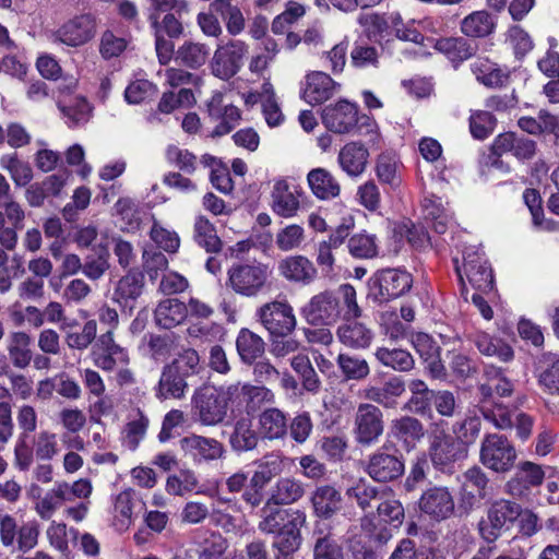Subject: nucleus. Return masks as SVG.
Instances as JSON below:
<instances>
[{"label": "nucleus", "mask_w": 559, "mask_h": 559, "mask_svg": "<svg viewBox=\"0 0 559 559\" xmlns=\"http://www.w3.org/2000/svg\"><path fill=\"white\" fill-rule=\"evenodd\" d=\"M301 316L313 326L332 325L340 319L352 320L361 316L356 289L343 284L336 293L321 292L301 308Z\"/></svg>", "instance_id": "nucleus-1"}, {"label": "nucleus", "mask_w": 559, "mask_h": 559, "mask_svg": "<svg viewBox=\"0 0 559 559\" xmlns=\"http://www.w3.org/2000/svg\"><path fill=\"white\" fill-rule=\"evenodd\" d=\"M201 358L193 348H183L160 372L155 395L159 400H182L189 389L188 379L202 371Z\"/></svg>", "instance_id": "nucleus-2"}, {"label": "nucleus", "mask_w": 559, "mask_h": 559, "mask_svg": "<svg viewBox=\"0 0 559 559\" xmlns=\"http://www.w3.org/2000/svg\"><path fill=\"white\" fill-rule=\"evenodd\" d=\"M487 382L479 385V400L477 407L483 417L497 429H506L511 426L508 406L499 403L493 397V392L500 397L512 395L514 383L508 379L502 369L489 365L485 369Z\"/></svg>", "instance_id": "nucleus-3"}, {"label": "nucleus", "mask_w": 559, "mask_h": 559, "mask_svg": "<svg viewBox=\"0 0 559 559\" xmlns=\"http://www.w3.org/2000/svg\"><path fill=\"white\" fill-rule=\"evenodd\" d=\"M271 275L272 270L267 263L237 262L227 271L226 286L236 295L257 297L269 288Z\"/></svg>", "instance_id": "nucleus-4"}, {"label": "nucleus", "mask_w": 559, "mask_h": 559, "mask_svg": "<svg viewBox=\"0 0 559 559\" xmlns=\"http://www.w3.org/2000/svg\"><path fill=\"white\" fill-rule=\"evenodd\" d=\"M518 451L514 444L504 435L486 433L480 442L479 462L488 469L507 474L516 463Z\"/></svg>", "instance_id": "nucleus-5"}, {"label": "nucleus", "mask_w": 559, "mask_h": 559, "mask_svg": "<svg viewBox=\"0 0 559 559\" xmlns=\"http://www.w3.org/2000/svg\"><path fill=\"white\" fill-rule=\"evenodd\" d=\"M98 20L93 13H81L72 16L52 31L49 39L53 44L78 48L90 43L97 34Z\"/></svg>", "instance_id": "nucleus-6"}, {"label": "nucleus", "mask_w": 559, "mask_h": 559, "mask_svg": "<svg viewBox=\"0 0 559 559\" xmlns=\"http://www.w3.org/2000/svg\"><path fill=\"white\" fill-rule=\"evenodd\" d=\"M384 432V416L381 408L372 403L358 404L353 425L357 444L370 447L379 441Z\"/></svg>", "instance_id": "nucleus-7"}, {"label": "nucleus", "mask_w": 559, "mask_h": 559, "mask_svg": "<svg viewBox=\"0 0 559 559\" xmlns=\"http://www.w3.org/2000/svg\"><path fill=\"white\" fill-rule=\"evenodd\" d=\"M521 514V506L516 502L500 499L488 509L486 518L478 523V533L487 544H493L502 535L508 523L515 521Z\"/></svg>", "instance_id": "nucleus-8"}, {"label": "nucleus", "mask_w": 559, "mask_h": 559, "mask_svg": "<svg viewBox=\"0 0 559 559\" xmlns=\"http://www.w3.org/2000/svg\"><path fill=\"white\" fill-rule=\"evenodd\" d=\"M192 418L203 426H215L227 416L215 385L203 384L198 388L191 399Z\"/></svg>", "instance_id": "nucleus-9"}, {"label": "nucleus", "mask_w": 559, "mask_h": 559, "mask_svg": "<svg viewBox=\"0 0 559 559\" xmlns=\"http://www.w3.org/2000/svg\"><path fill=\"white\" fill-rule=\"evenodd\" d=\"M262 325L274 335H290L297 326V318L287 301L274 300L258 310Z\"/></svg>", "instance_id": "nucleus-10"}, {"label": "nucleus", "mask_w": 559, "mask_h": 559, "mask_svg": "<svg viewBox=\"0 0 559 559\" xmlns=\"http://www.w3.org/2000/svg\"><path fill=\"white\" fill-rule=\"evenodd\" d=\"M247 52L248 45L242 40H229L218 46L211 62L212 73L225 81L231 79L241 69Z\"/></svg>", "instance_id": "nucleus-11"}, {"label": "nucleus", "mask_w": 559, "mask_h": 559, "mask_svg": "<svg viewBox=\"0 0 559 559\" xmlns=\"http://www.w3.org/2000/svg\"><path fill=\"white\" fill-rule=\"evenodd\" d=\"M391 453L386 445L371 453L366 463V473L376 481L388 483L400 478L404 474V462L396 454Z\"/></svg>", "instance_id": "nucleus-12"}, {"label": "nucleus", "mask_w": 559, "mask_h": 559, "mask_svg": "<svg viewBox=\"0 0 559 559\" xmlns=\"http://www.w3.org/2000/svg\"><path fill=\"white\" fill-rule=\"evenodd\" d=\"M92 357L94 364L104 371H112L117 365L129 362L128 352L116 343L112 330L96 338L92 347Z\"/></svg>", "instance_id": "nucleus-13"}, {"label": "nucleus", "mask_w": 559, "mask_h": 559, "mask_svg": "<svg viewBox=\"0 0 559 559\" xmlns=\"http://www.w3.org/2000/svg\"><path fill=\"white\" fill-rule=\"evenodd\" d=\"M180 450L186 457L194 463L210 462L223 456V443L214 438L190 433L179 440Z\"/></svg>", "instance_id": "nucleus-14"}, {"label": "nucleus", "mask_w": 559, "mask_h": 559, "mask_svg": "<svg viewBox=\"0 0 559 559\" xmlns=\"http://www.w3.org/2000/svg\"><path fill=\"white\" fill-rule=\"evenodd\" d=\"M545 472L542 465L531 461L521 462L516 466L515 474L506 483V492L512 497H525L533 487L543 484Z\"/></svg>", "instance_id": "nucleus-15"}, {"label": "nucleus", "mask_w": 559, "mask_h": 559, "mask_svg": "<svg viewBox=\"0 0 559 559\" xmlns=\"http://www.w3.org/2000/svg\"><path fill=\"white\" fill-rule=\"evenodd\" d=\"M463 258L464 274L472 287L483 294L490 293L493 289V275L487 260L473 249L466 250Z\"/></svg>", "instance_id": "nucleus-16"}, {"label": "nucleus", "mask_w": 559, "mask_h": 559, "mask_svg": "<svg viewBox=\"0 0 559 559\" xmlns=\"http://www.w3.org/2000/svg\"><path fill=\"white\" fill-rule=\"evenodd\" d=\"M412 282V275L406 271L397 269L382 270L377 274L374 282V287L379 290L376 297L381 302L397 298L409 290Z\"/></svg>", "instance_id": "nucleus-17"}, {"label": "nucleus", "mask_w": 559, "mask_h": 559, "mask_svg": "<svg viewBox=\"0 0 559 559\" xmlns=\"http://www.w3.org/2000/svg\"><path fill=\"white\" fill-rule=\"evenodd\" d=\"M207 111L211 118L219 120V123L214 128L212 135L222 136L231 132L241 120V112L238 107L224 104V95L221 92H215L209 103Z\"/></svg>", "instance_id": "nucleus-18"}, {"label": "nucleus", "mask_w": 559, "mask_h": 559, "mask_svg": "<svg viewBox=\"0 0 559 559\" xmlns=\"http://www.w3.org/2000/svg\"><path fill=\"white\" fill-rule=\"evenodd\" d=\"M467 449L451 435L435 437L430 445V459L435 467L445 471L454 462L465 459Z\"/></svg>", "instance_id": "nucleus-19"}, {"label": "nucleus", "mask_w": 559, "mask_h": 559, "mask_svg": "<svg viewBox=\"0 0 559 559\" xmlns=\"http://www.w3.org/2000/svg\"><path fill=\"white\" fill-rule=\"evenodd\" d=\"M420 510L436 521L449 519L454 512V500L448 488L432 487L423 492Z\"/></svg>", "instance_id": "nucleus-20"}, {"label": "nucleus", "mask_w": 559, "mask_h": 559, "mask_svg": "<svg viewBox=\"0 0 559 559\" xmlns=\"http://www.w3.org/2000/svg\"><path fill=\"white\" fill-rule=\"evenodd\" d=\"M281 277L293 284L309 285L317 277L314 264L305 255H287L277 262Z\"/></svg>", "instance_id": "nucleus-21"}, {"label": "nucleus", "mask_w": 559, "mask_h": 559, "mask_svg": "<svg viewBox=\"0 0 559 559\" xmlns=\"http://www.w3.org/2000/svg\"><path fill=\"white\" fill-rule=\"evenodd\" d=\"M340 84L328 73L312 71L305 76L301 97L310 105H319L329 100L336 92Z\"/></svg>", "instance_id": "nucleus-22"}, {"label": "nucleus", "mask_w": 559, "mask_h": 559, "mask_svg": "<svg viewBox=\"0 0 559 559\" xmlns=\"http://www.w3.org/2000/svg\"><path fill=\"white\" fill-rule=\"evenodd\" d=\"M537 150V144L534 140L518 135L514 132H506L499 134L492 143L493 154L501 156L506 153L512 155L519 160L532 159Z\"/></svg>", "instance_id": "nucleus-23"}, {"label": "nucleus", "mask_w": 559, "mask_h": 559, "mask_svg": "<svg viewBox=\"0 0 559 559\" xmlns=\"http://www.w3.org/2000/svg\"><path fill=\"white\" fill-rule=\"evenodd\" d=\"M324 126L334 133H346L357 122V109L354 104L341 100L324 108L322 114Z\"/></svg>", "instance_id": "nucleus-24"}, {"label": "nucleus", "mask_w": 559, "mask_h": 559, "mask_svg": "<svg viewBox=\"0 0 559 559\" xmlns=\"http://www.w3.org/2000/svg\"><path fill=\"white\" fill-rule=\"evenodd\" d=\"M406 391L405 382L399 377L388 379L383 385H367L362 390V396L384 408H395L396 400Z\"/></svg>", "instance_id": "nucleus-25"}, {"label": "nucleus", "mask_w": 559, "mask_h": 559, "mask_svg": "<svg viewBox=\"0 0 559 559\" xmlns=\"http://www.w3.org/2000/svg\"><path fill=\"white\" fill-rule=\"evenodd\" d=\"M307 515L304 511L299 510L293 513L288 522L277 532L276 540L273 547L276 550H284L286 552H296L301 545V527L305 526Z\"/></svg>", "instance_id": "nucleus-26"}, {"label": "nucleus", "mask_w": 559, "mask_h": 559, "mask_svg": "<svg viewBox=\"0 0 559 559\" xmlns=\"http://www.w3.org/2000/svg\"><path fill=\"white\" fill-rule=\"evenodd\" d=\"M32 337L25 331H13L8 335L7 352L12 365L17 369L27 368L33 359Z\"/></svg>", "instance_id": "nucleus-27"}, {"label": "nucleus", "mask_w": 559, "mask_h": 559, "mask_svg": "<svg viewBox=\"0 0 559 559\" xmlns=\"http://www.w3.org/2000/svg\"><path fill=\"white\" fill-rule=\"evenodd\" d=\"M144 286V274L131 270L117 282L112 299L122 306H130L142 295Z\"/></svg>", "instance_id": "nucleus-28"}, {"label": "nucleus", "mask_w": 559, "mask_h": 559, "mask_svg": "<svg viewBox=\"0 0 559 559\" xmlns=\"http://www.w3.org/2000/svg\"><path fill=\"white\" fill-rule=\"evenodd\" d=\"M272 209L282 217H293L299 210L297 190L292 189L286 180H277L272 191Z\"/></svg>", "instance_id": "nucleus-29"}, {"label": "nucleus", "mask_w": 559, "mask_h": 559, "mask_svg": "<svg viewBox=\"0 0 559 559\" xmlns=\"http://www.w3.org/2000/svg\"><path fill=\"white\" fill-rule=\"evenodd\" d=\"M368 150L358 142L347 143L338 153V163L342 169L350 177L361 175L367 166Z\"/></svg>", "instance_id": "nucleus-30"}, {"label": "nucleus", "mask_w": 559, "mask_h": 559, "mask_svg": "<svg viewBox=\"0 0 559 559\" xmlns=\"http://www.w3.org/2000/svg\"><path fill=\"white\" fill-rule=\"evenodd\" d=\"M403 164L393 152H383L376 159L374 171L382 185L396 189L402 183Z\"/></svg>", "instance_id": "nucleus-31"}, {"label": "nucleus", "mask_w": 559, "mask_h": 559, "mask_svg": "<svg viewBox=\"0 0 559 559\" xmlns=\"http://www.w3.org/2000/svg\"><path fill=\"white\" fill-rule=\"evenodd\" d=\"M354 320H345L337 328V337L347 347L355 349L367 348L371 344L372 332L364 323Z\"/></svg>", "instance_id": "nucleus-32"}, {"label": "nucleus", "mask_w": 559, "mask_h": 559, "mask_svg": "<svg viewBox=\"0 0 559 559\" xmlns=\"http://www.w3.org/2000/svg\"><path fill=\"white\" fill-rule=\"evenodd\" d=\"M187 314L188 308L185 302L176 298H168L157 305L154 311V319L158 326L173 329L182 323Z\"/></svg>", "instance_id": "nucleus-33"}, {"label": "nucleus", "mask_w": 559, "mask_h": 559, "mask_svg": "<svg viewBox=\"0 0 559 559\" xmlns=\"http://www.w3.org/2000/svg\"><path fill=\"white\" fill-rule=\"evenodd\" d=\"M392 437L402 442L407 449H412L424 437L425 429L423 424L415 417L403 416L392 420Z\"/></svg>", "instance_id": "nucleus-34"}, {"label": "nucleus", "mask_w": 559, "mask_h": 559, "mask_svg": "<svg viewBox=\"0 0 559 559\" xmlns=\"http://www.w3.org/2000/svg\"><path fill=\"white\" fill-rule=\"evenodd\" d=\"M307 180L312 193L321 200H330L338 197L341 186L334 176L324 168L312 169Z\"/></svg>", "instance_id": "nucleus-35"}, {"label": "nucleus", "mask_w": 559, "mask_h": 559, "mask_svg": "<svg viewBox=\"0 0 559 559\" xmlns=\"http://www.w3.org/2000/svg\"><path fill=\"white\" fill-rule=\"evenodd\" d=\"M305 488L300 480L292 477L280 478L272 488L269 504L286 506L302 498Z\"/></svg>", "instance_id": "nucleus-36"}, {"label": "nucleus", "mask_w": 559, "mask_h": 559, "mask_svg": "<svg viewBox=\"0 0 559 559\" xmlns=\"http://www.w3.org/2000/svg\"><path fill=\"white\" fill-rule=\"evenodd\" d=\"M385 489L371 485L365 478H359L346 489L345 493L348 499L355 500L357 506L366 511L381 500Z\"/></svg>", "instance_id": "nucleus-37"}, {"label": "nucleus", "mask_w": 559, "mask_h": 559, "mask_svg": "<svg viewBox=\"0 0 559 559\" xmlns=\"http://www.w3.org/2000/svg\"><path fill=\"white\" fill-rule=\"evenodd\" d=\"M374 357L382 366L399 372L411 371L415 365L412 354L397 347H377Z\"/></svg>", "instance_id": "nucleus-38"}, {"label": "nucleus", "mask_w": 559, "mask_h": 559, "mask_svg": "<svg viewBox=\"0 0 559 559\" xmlns=\"http://www.w3.org/2000/svg\"><path fill=\"white\" fill-rule=\"evenodd\" d=\"M341 501V493L331 485L317 487L311 496L314 513L325 519L332 516L340 509Z\"/></svg>", "instance_id": "nucleus-39"}, {"label": "nucleus", "mask_w": 559, "mask_h": 559, "mask_svg": "<svg viewBox=\"0 0 559 559\" xmlns=\"http://www.w3.org/2000/svg\"><path fill=\"white\" fill-rule=\"evenodd\" d=\"M408 389L411 391V397L404 404L403 409L418 415L430 413L433 390L428 389V385L419 379L412 380L408 384Z\"/></svg>", "instance_id": "nucleus-40"}, {"label": "nucleus", "mask_w": 559, "mask_h": 559, "mask_svg": "<svg viewBox=\"0 0 559 559\" xmlns=\"http://www.w3.org/2000/svg\"><path fill=\"white\" fill-rule=\"evenodd\" d=\"M376 506L380 522L395 528L403 524L405 518L403 504L395 498L391 489L386 488L384 490V495H382L381 500H379Z\"/></svg>", "instance_id": "nucleus-41"}, {"label": "nucleus", "mask_w": 559, "mask_h": 559, "mask_svg": "<svg viewBox=\"0 0 559 559\" xmlns=\"http://www.w3.org/2000/svg\"><path fill=\"white\" fill-rule=\"evenodd\" d=\"M260 432L269 440L282 439L287 433L285 414L275 407L264 409L259 416Z\"/></svg>", "instance_id": "nucleus-42"}, {"label": "nucleus", "mask_w": 559, "mask_h": 559, "mask_svg": "<svg viewBox=\"0 0 559 559\" xmlns=\"http://www.w3.org/2000/svg\"><path fill=\"white\" fill-rule=\"evenodd\" d=\"M264 341L248 329H241L236 338V348L241 361L252 365L264 353Z\"/></svg>", "instance_id": "nucleus-43"}, {"label": "nucleus", "mask_w": 559, "mask_h": 559, "mask_svg": "<svg viewBox=\"0 0 559 559\" xmlns=\"http://www.w3.org/2000/svg\"><path fill=\"white\" fill-rule=\"evenodd\" d=\"M435 48L452 61L462 62L476 53L477 45L463 37H443L436 41Z\"/></svg>", "instance_id": "nucleus-44"}, {"label": "nucleus", "mask_w": 559, "mask_h": 559, "mask_svg": "<svg viewBox=\"0 0 559 559\" xmlns=\"http://www.w3.org/2000/svg\"><path fill=\"white\" fill-rule=\"evenodd\" d=\"M210 56V47L206 44L186 40L176 51V61L180 64L197 70L204 66Z\"/></svg>", "instance_id": "nucleus-45"}, {"label": "nucleus", "mask_w": 559, "mask_h": 559, "mask_svg": "<svg viewBox=\"0 0 559 559\" xmlns=\"http://www.w3.org/2000/svg\"><path fill=\"white\" fill-rule=\"evenodd\" d=\"M471 69L476 80L488 87H500L509 79L508 74L488 58H477L471 64Z\"/></svg>", "instance_id": "nucleus-46"}, {"label": "nucleus", "mask_w": 559, "mask_h": 559, "mask_svg": "<svg viewBox=\"0 0 559 559\" xmlns=\"http://www.w3.org/2000/svg\"><path fill=\"white\" fill-rule=\"evenodd\" d=\"M259 436L253 429L252 418L241 416L238 418L234 426V431L230 436V444L236 451H249L257 447Z\"/></svg>", "instance_id": "nucleus-47"}, {"label": "nucleus", "mask_w": 559, "mask_h": 559, "mask_svg": "<svg viewBox=\"0 0 559 559\" xmlns=\"http://www.w3.org/2000/svg\"><path fill=\"white\" fill-rule=\"evenodd\" d=\"M425 218L438 234H444L451 223V214L437 195L425 197L421 203Z\"/></svg>", "instance_id": "nucleus-48"}, {"label": "nucleus", "mask_w": 559, "mask_h": 559, "mask_svg": "<svg viewBox=\"0 0 559 559\" xmlns=\"http://www.w3.org/2000/svg\"><path fill=\"white\" fill-rule=\"evenodd\" d=\"M298 510L288 509L283 510L274 504H269V500L261 509V521L259 522V530L265 534H277V532L288 522L293 513Z\"/></svg>", "instance_id": "nucleus-49"}, {"label": "nucleus", "mask_w": 559, "mask_h": 559, "mask_svg": "<svg viewBox=\"0 0 559 559\" xmlns=\"http://www.w3.org/2000/svg\"><path fill=\"white\" fill-rule=\"evenodd\" d=\"M493 28L495 22L485 10L472 12L461 22V32L473 38L488 36L493 32Z\"/></svg>", "instance_id": "nucleus-50"}, {"label": "nucleus", "mask_w": 559, "mask_h": 559, "mask_svg": "<svg viewBox=\"0 0 559 559\" xmlns=\"http://www.w3.org/2000/svg\"><path fill=\"white\" fill-rule=\"evenodd\" d=\"M473 342L483 355L497 357L501 361H509L513 358V350L507 343L485 332L475 333Z\"/></svg>", "instance_id": "nucleus-51"}, {"label": "nucleus", "mask_w": 559, "mask_h": 559, "mask_svg": "<svg viewBox=\"0 0 559 559\" xmlns=\"http://www.w3.org/2000/svg\"><path fill=\"white\" fill-rule=\"evenodd\" d=\"M180 19L181 15L176 12L165 13L163 16L156 13H150L148 15L154 35H162L170 39L179 38L183 34L185 27Z\"/></svg>", "instance_id": "nucleus-52"}, {"label": "nucleus", "mask_w": 559, "mask_h": 559, "mask_svg": "<svg viewBox=\"0 0 559 559\" xmlns=\"http://www.w3.org/2000/svg\"><path fill=\"white\" fill-rule=\"evenodd\" d=\"M0 166L10 174L16 187H25L33 179L31 165L20 159L16 153L3 155L0 158Z\"/></svg>", "instance_id": "nucleus-53"}, {"label": "nucleus", "mask_w": 559, "mask_h": 559, "mask_svg": "<svg viewBox=\"0 0 559 559\" xmlns=\"http://www.w3.org/2000/svg\"><path fill=\"white\" fill-rule=\"evenodd\" d=\"M194 239L207 252H219L222 241L216 234L215 226L204 216H199L194 223Z\"/></svg>", "instance_id": "nucleus-54"}, {"label": "nucleus", "mask_w": 559, "mask_h": 559, "mask_svg": "<svg viewBox=\"0 0 559 559\" xmlns=\"http://www.w3.org/2000/svg\"><path fill=\"white\" fill-rule=\"evenodd\" d=\"M290 367L301 379L305 390L309 392H317L319 390L321 381L306 354L294 355L290 359Z\"/></svg>", "instance_id": "nucleus-55"}, {"label": "nucleus", "mask_w": 559, "mask_h": 559, "mask_svg": "<svg viewBox=\"0 0 559 559\" xmlns=\"http://www.w3.org/2000/svg\"><path fill=\"white\" fill-rule=\"evenodd\" d=\"M133 498L130 491L120 492L114 503L112 525L116 531L126 532L132 524Z\"/></svg>", "instance_id": "nucleus-56"}, {"label": "nucleus", "mask_w": 559, "mask_h": 559, "mask_svg": "<svg viewBox=\"0 0 559 559\" xmlns=\"http://www.w3.org/2000/svg\"><path fill=\"white\" fill-rule=\"evenodd\" d=\"M336 362L342 374L348 380H364L370 373L367 360L357 356L340 354Z\"/></svg>", "instance_id": "nucleus-57"}, {"label": "nucleus", "mask_w": 559, "mask_h": 559, "mask_svg": "<svg viewBox=\"0 0 559 559\" xmlns=\"http://www.w3.org/2000/svg\"><path fill=\"white\" fill-rule=\"evenodd\" d=\"M33 448L38 461H51L58 455L60 449L57 435L50 430L44 429L33 438Z\"/></svg>", "instance_id": "nucleus-58"}, {"label": "nucleus", "mask_w": 559, "mask_h": 559, "mask_svg": "<svg viewBox=\"0 0 559 559\" xmlns=\"http://www.w3.org/2000/svg\"><path fill=\"white\" fill-rule=\"evenodd\" d=\"M481 429V421L478 416H468L453 424L452 431L454 439L467 449L475 443Z\"/></svg>", "instance_id": "nucleus-59"}, {"label": "nucleus", "mask_w": 559, "mask_h": 559, "mask_svg": "<svg viewBox=\"0 0 559 559\" xmlns=\"http://www.w3.org/2000/svg\"><path fill=\"white\" fill-rule=\"evenodd\" d=\"M542 362L545 366L538 376L539 384L549 393L559 394V356L545 354Z\"/></svg>", "instance_id": "nucleus-60"}, {"label": "nucleus", "mask_w": 559, "mask_h": 559, "mask_svg": "<svg viewBox=\"0 0 559 559\" xmlns=\"http://www.w3.org/2000/svg\"><path fill=\"white\" fill-rule=\"evenodd\" d=\"M148 423L147 416L140 408H136L134 417L129 420L123 430L124 442L130 450H135L143 440Z\"/></svg>", "instance_id": "nucleus-61"}, {"label": "nucleus", "mask_w": 559, "mask_h": 559, "mask_svg": "<svg viewBox=\"0 0 559 559\" xmlns=\"http://www.w3.org/2000/svg\"><path fill=\"white\" fill-rule=\"evenodd\" d=\"M150 238L157 248L167 253H176L180 247V238L174 230H169L162 226L157 219H153L150 230Z\"/></svg>", "instance_id": "nucleus-62"}, {"label": "nucleus", "mask_w": 559, "mask_h": 559, "mask_svg": "<svg viewBox=\"0 0 559 559\" xmlns=\"http://www.w3.org/2000/svg\"><path fill=\"white\" fill-rule=\"evenodd\" d=\"M348 251L357 259H371L378 254L377 239L373 235L359 233L348 239Z\"/></svg>", "instance_id": "nucleus-63"}, {"label": "nucleus", "mask_w": 559, "mask_h": 559, "mask_svg": "<svg viewBox=\"0 0 559 559\" xmlns=\"http://www.w3.org/2000/svg\"><path fill=\"white\" fill-rule=\"evenodd\" d=\"M317 540L313 547V559H343L342 547L331 533L323 534L318 531Z\"/></svg>", "instance_id": "nucleus-64"}]
</instances>
